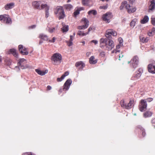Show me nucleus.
Instances as JSON below:
<instances>
[{
  "label": "nucleus",
  "instance_id": "bb28decb",
  "mask_svg": "<svg viewBox=\"0 0 155 155\" xmlns=\"http://www.w3.org/2000/svg\"><path fill=\"white\" fill-rule=\"evenodd\" d=\"M26 63V60L24 58H21L19 60L18 65H25Z\"/></svg>",
  "mask_w": 155,
  "mask_h": 155
},
{
  "label": "nucleus",
  "instance_id": "6e6552de",
  "mask_svg": "<svg viewBox=\"0 0 155 155\" xmlns=\"http://www.w3.org/2000/svg\"><path fill=\"white\" fill-rule=\"evenodd\" d=\"M114 45L113 41L109 40L108 41H107L106 44L105 46L106 49L108 51L111 50L114 48Z\"/></svg>",
  "mask_w": 155,
  "mask_h": 155
},
{
  "label": "nucleus",
  "instance_id": "393cba45",
  "mask_svg": "<svg viewBox=\"0 0 155 155\" xmlns=\"http://www.w3.org/2000/svg\"><path fill=\"white\" fill-rule=\"evenodd\" d=\"M133 103L134 101L133 100L130 101L127 105L126 104H125V108L127 109L131 108L133 105Z\"/></svg>",
  "mask_w": 155,
  "mask_h": 155
},
{
  "label": "nucleus",
  "instance_id": "c85d7f7f",
  "mask_svg": "<svg viewBox=\"0 0 155 155\" xmlns=\"http://www.w3.org/2000/svg\"><path fill=\"white\" fill-rule=\"evenodd\" d=\"M4 22H5L7 24L11 23V19L8 15H7Z\"/></svg>",
  "mask_w": 155,
  "mask_h": 155
},
{
  "label": "nucleus",
  "instance_id": "a18cd8bd",
  "mask_svg": "<svg viewBox=\"0 0 155 155\" xmlns=\"http://www.w3.org/2000/svg\"><path fill=\"white\" fill-rule=\"evenodd\" d=\"M120 104L121 107L125 108V104H124V100H122L121 101Z\"/></svg>",
  "mask_w": 155,
  "mask_h": 155
},
{
  "label": "nucleus",
  "instance_id": "39448f33",
  "mask_svg": "<svg viewBox=\"0 0 155 155\" xmlns=\"http://www.w3.org/2000/svg\"><path fill=\"white\" fill-rule=\"evenodd\" d=\"M147 106V101L144 99H142L140 101V104L139 107L140 110L141 112L143 111L146 109Z\"/></svg>",
  "mask_w": 155,
  "mask_h": 155
},
{
  "label": "nucleus",
  "instance_id": "1a4fd4ad",
  "mask_svg": "<svg viewBox=\"0 0 155 155\" xmlns=\"http://www.w3.org/2000/svg\"><path fill=\"white\" fill-rule=\"evenodd\" d=\"M72 82V81L71 79H68L64 85L63 90L64 91L68 90L69 89Z\"/></svg>",
  "mask_w": 155,
  "mask_h": 155
},
{
  "label": "nucleus",
  "instance_id": "dca6fc26",
  "mask_svg": "<svg viewBox=\"0 0 155 155\" xmlns=\"http://www.w3.org/2000/svg\"><path fill=\"white\" fill-rule=\"evenodd\" d=\"M8 53L9 54H12L15 57L17 58H18V54L16 52L15 49L13 48L10 49L8 52Z\"/></svg>",
  "mask_w": 155,
  "mask_h": 155
},
{
  "label": "nucleus",
  "instance_id": "c03bdc74",
  "mask_svg": "<svg viewBox=\"0 0 155 155\" xmlns=\"http://www.w3.org/2000/svg\"><path fill=\"white\" fill-rule=\"evenodd\" d=\"M151 22L153 25H155V18L152 17L151 18Z\"/></svg>",
  "mask_w": 155,
  "mask_h": 155
},
{
  "label": "nucleus",
  "instance_id": "864d4df0",
  "mask_svg": "<svg viewBox=\"0 0 155 155\" xmlns=\"http://www.w3.org/2000/svg\"><path fill=\"white\" fill-rule=\"evenodd\" d=\"M91 42L94 43L96 45L98 44V41L97 40H93L91 41Z\"/></svg>",
  "mask_w": 155,
  "mask_h": 155
},
{
  "label": "nucleus",
  "instance_id": "bf43d9fd",
  "mask_svg": "<svg viewBox=\"0 0 155 155\" xmlns=\"http://www.w3.org/2000/svg\"><path fill=\"white\" fill-rule=\"evenodd\" d=\"M122 45V44H118V45H117L116 46V49H119Z\"/></svg>",
  "mask_w": 155,
  "mask_h": 155
},
{
  "label": "nucleus",
  "instance_id": "49530a36",
  "mask_svg": "<svg viewBox=\"0 0 155 155\" xmlns=\"http://www.w3.org/2000/svg\"><path fill=\"white\" fill-rule=\"evenodd\" d=\"M64 79V78L62 76L60 78H57V81L58 82L61 81Z\"/></svg>",
  "mask_w": 155,
  "mask_h": 155
},
{
  "label": "nucleus",
  "instance_id": "052dcab7",
  "mask_svg": "<svg viewBox=\"0 0 155 155\" xmlns=\"http://www.w3.org/2000/svg\"><path fill=\"white\" fill-rule=\"evenodd\" d=\"M123 56H124V55L122 53L121 54H120L119 55V60H120V58H122L123 57Z\"/></svg>",
  "mask_w": 155,
  "mask_h": 155
},
{
  "label": "nucleus",
  "instance_id": "ddd939ff",
  "mask_svg": "<svg viewBox=\"0 0 155 155\" xmlns=\"http://www.w3.org/2000/svg\"><path fill=\"white\" fill-rule=\"evenodd\" d=\"M107 39L106 38H101L100 40V47L104 48L105 47Z\"/></svg>",
  "mask_w": 155,
  "mask_h": 155
},
{
  "label": "nucleus",
  "instance_id": "4d7b16f0",
  "mask_svg": "<svg viewBox=\"0 0 155 155\" xmlns=\"http://www.w3.org/2000/svg\"><path fill=\"white\" fill-rule=\"evenodd\" d=\"M152 123L153 126L155 128V118L153 119L152 120Z\"/></svg>",
  "mask_w": 155,
  "mask_h": 155
},
{
  "label": "nucleus",
  "instance_id": "79ce46f5",
  "mask_svg": "<svg viewBox=\"0 0 155 155\" xmlns=\"http://www.w3.org/2000/svg\"><path fill=\"white\" fill-rule=\"evenodd\" d=\"M108 7V5L107 4L105 5L100 6L99 7V8L101 9H106Z\"/></svg>",
  "mask_w": 155,
  "mask_h": 155
},
{
  "label": "nucleus",
  "instance_id": "f03ea898",
  "mask_svg": "<svg viewBox=\"0 0 155 155\" xmlns=\"http://www.w3.org/2000/svg\"><path fill=\"white\" fill-rule=\"evenodd\" d=\"M54 13L56 14H58V18L59 20L64 19L65 16V12L62 6H57L55 9Z\"/></svg>",
  "mask_w": 155,
  "mask_h": 155
},
{
  "label": "nucleus",
  "instance_id": "7c9ffc66",
  "mask_svg": "<svg viewBox=\"0 0 155 155\" xmlns=\"http://www.w3.org/2000/svg\"><path fill=\"white\" fill-rule=\"evenodd\" d=\"M73 38L74 36L73 35H71L70 36V39L69 41H67V43L68 46H70L72 45L73 43L72 41L73 40Z\"/></svg>",
  "mask_w": 155,
  "mask_h": 155
},
{
  "label": "nucleus",
  "instance_id": "a878e982",
  "mask_svg": "<svg viewBox=\"0 0 155 155\" xmlns=\"http://www.w3.org/2000/svg\"><path fill=\"white\" fill-rule=\"evenodd\" d=\"M149 17L147 16H145L143 19L141 21V23L142 24H145L148 21Z\"/></svg>",
  "mask_w": 155,
  "mask_h": 155
},
{
  "label": "nucleus",
  "instance_id": "c756f323",
  "mask_svg": "<svg viewBox=\"0 0 155 155\" xmlns=\"http://www.w3.org/2000/svg\"><path fill=\"white\" fill-rule=\"evenodd\" d=\"M152 113L150 111H147L143 114V116L145 118L150 117L152 115Z\"/></svg>",
  "mask_w": 155,
  "mask_h": 155
},
{
  "label": "nucleus",
  "instance_id": "2f4dec72",
  "mask_svg": "<svg viewBox=\"0 0 155 155\" xmlns=\"http://www.w3.org/2000/svg\"><path fill=\"white\" fill-rule=\"evenodd\" d=\"M41 10L45 8V10H49V7L47 4H41Z\"/></svg>",
  "mask_w": 155,
  "mask_h": 155
},
{
  "label": "nucleus",
  "instance_id": "09e8293b",
  "mask_svg": "<svg viewBox=\"0 0 155 155\" xmlns=\"http://www.w3.org/2000/svg\"><path fill=\"white\" fill-rule=\"evenodd\" d=\"M69 74V72L68 71H66L62 75V76H63L64 78L66 76H67Z\"/></svg>",
  "mask_w": 155,
  "mask_h": 155
},
{
  "label": "nucleus",
  "instance_id": "13d9d810",
  "mask_svg": "<svg viewBox=\"0 0 155 155\" xmlns=\"http://www.w3.org/2000/svg\"><path fill=\"white\" fill-rule=\"evenodd\" d=\"M7 63L6 64L8 65H10L11 64V61L10 59H8L7 60Z\"/></svg>",
  "mask_w": 155,
  "mask_h": 155
},
{
  "label": "nucleus",
  "instance_id": "e2e57ef3",
  "mask_svg": "<svg viewBox=\"0 0 155 155\" xmlns=\"http://www.w3.org/2000/svg\"><path fill=\"white\" fill-rule=\"evenodd\" d=\"M119 44H122V43H123V40L121 38H119Z\"/></svg>",
  "mask_w": 155,
  "mask_h": 155
},
{
  "label": "nucleus",
  "instance_id": "9b49d317",
  "mask_svg": "<svg viewBox=\"0 0 155 155\" xmlns=\"http://www.w3.org/2000/svg\"><path fill=\"white\" fill-rule=\"evenodd\" d=\"M143 72V69L140 68H139L135 75L132 77V79L133 80H136L138 79L140 77L141 74Z\"/></svg>",
  "mask_w": 155,
  "mask_h": 155
},
{
  "label": "nucleus",
  "instance_id": "680f3d73",
  "mask_svg": "<svg viewBox=\"0 0 155 155\" xmlns=\"http://www.w3.org/2000/svg\"><path fill=\"white\" fill-rule=\"evenodd\" d=\"M81 68L82 69L85 66V64L84 63H83V62L82 61V63L81 64Z\"/></svg>",
  "mask_w": 155,
  "mask_h": 155
},
{
  "label": "nucleus",
  "instance_id": "37998d69",
  "mask_svg": "<svg viewBox=\"0 0 155 155\" xmlns=\"http://www.w3.org/2000/svg\"><path fill=\"white\" fill-rule=\"evenodd\" d=\"M88 0H82V2L83 5H87L88 4Z\"/></svg>",
  "mask_w": 155,
  "mask_h": 155
},
{
  "label": "nucleus",
  "instance_id": "6ab92c4d",
  "mask_svg": "<svg viewBox=\"0 0 155 155\" xmlns=\"http://www.w3.org/2000/svg\"><path fill=\"white\" fill-rule=\"evenodd\" d=\"M35 71L39 75L41 76L45 75L46 74H47L48 72V70H45L44 71H41L38 69H36Z\"/></svg>",
  "mask_w": 155,
  "mask_h": 155
},
{
  "label": "nucleus",
  "instance_id": "423d86ee",
  "mask_svg": "<svg viewBox=\"0 0 155 155\" xmlns=\"http://www.w3.org/2000/svg\"><path fill=\"white\" fill-rule=\"evenodd\" d=\"M117 35V32L112 29H108L107 30L105 34L106 37L109 39H110L111 35L115 36H116Z\"/></svg>",
  "mask_w": 155,
  "mask_h": 155
},
{
  "label": "nucleus",
  "instance_id": "2eb2a0df",
  "mask_svg": "<svg viewBox=\"0 0 155 155\" xmlns=\"http://www.w3.org/2000/svg\"><path fill=\"white\" fill-rule=\"evenodd\" d=\"M148 69L149 72L153 74H155V65H153L151 64L148 65Z\"/></svg>",
  "mask_w": 155,
  "mask_h": 155
},
{
  "label": "nucleus",
  "instance_id": "72a5a7b5",
  "mask_svg": "<svg viewBox=\"0 0 155 155\" xmlns=\"http://www.w3.org/2000/svg\"><path fill=\"white\" fill-rule=\"evenodd\" d=\"M88 32L84 33V32L81 31H79L78 32V35L79 36H84L87 35Z\"/></svg>",
  "mask_w": 155,
  "mask_h": 155
},
{
  "label": "nucleus",
  "instance_id": "20e7f679",
  "mask_svg": "<svg viewBox=\"0 0 155 155\" xmlns=\"http://www.w3.org/2000/svg\"><path fill=\"white\" fill-rule=\"evenodd\" d=\"M112 17V13L110 12H108L103 15L102 18L104 21L107 23H109L110 21V19Z\"/></svg>",
  "mask_w": 155,
  "mask_h": 155
},
{
  "label": "nucleus",
  "instance_id": "f257e3e1",
  "mask_svg": "<svg viewBox=\"0 0 155 155\" xmlns=\"http://www.w3.org/2000/svg\"><path fill=\"white\" fill-rule=\"evenodd\" d=\"M51 60L53 64L55 65H58L61 62L62 56L58 53L54 54L51 57Z\"/></svg>",
  "mask_w": 155,
  "mask_h": 155
},
{
  "label": "nucleus",
  "instance_id": "a211bd4d",
  "mask_svg": "<svg viewBox=\"0 0 155 155\" xmlns=\"http://www.w3.org/2000/svg\"><path fill=\"white\" fill-rule=\"evenodd\" d=\"M131 7L129 5L127 4L126 5V8L127 9L128 12L129 13H133L135 12L136 10V8L135 7L132 8V10H130Z\"/></svg>",
  "mask_w": 155,
  "mask_h": 155
},
{
  "label": "nucleus",
  "instance_id": "0e129e2a",
  "mask_svg": "<svg viewBox=\"0 0 155 155\" xmlns=\"http://www.w3.org/2000/svg\"><path fill=\"white\" fill-rule=\"evenodd\" d=\"M36 27V25H32L30 26L29 27V28H30L33 29V28H35Z\"/></svg>",
  "mask_w": 155,
  "mask_h": 155
},
{
  "label": "nucleus",
  "instance_id": "a19ab883",
  "mask_svg": "<svg viewBox=\"0 0 155 155\" xmlns=\"http://www.w3.org/2000/svg\"><path fill=\"white\" fill-rule=\"evenodd\" d=\"M136 21L135 19L132 20L130 23V25L131 27L133 28L135 25Z\"/></svg>",
  "mask_w": 155,
  "mask_h": 155
},
{
  "label": "nucleus",
  "instance_id": "de8ad7c7",
  "mask_svg": "<svg viewBox=\"0 0 155 155\" xmlns=\"http://www.w3.org/2000/svg\"><path fill=\"white\" fill-rule=\"evenodd\" d=\"M81 63H82V61H80V62H77L76 63L75 66L76 67H78L79 66H80V65H81Z\"/></svg>",
  "mask_w": 155,
  "mask_h": 155
},
{
  "label": "nucleus",
  "instance_id": "7ed1b4c3",
  "mask_svg": "<svg viewBox=\"0 0 155 155\" xmlns=\"http://www.w3.org/2000/svg\"><path fill=\"white\" fill-rule=\"evenodd\" d=\"M138 58L137 56H134L130 61H128V63H130L131 66L134 68L137 67L138 64Z\"/></svg>",
  "mask_w": 155,
  "mask_h": 155
},
{
  "label": "nucleus",
  "instance_id": "5fc2aeb1",
  "mask_svg": "<svg viewBox=\"0 0 155 155\" xmlns=\"http://www.w3.org/2000/svg\"><path fill=\"white\" fill-rule=\"evenodd\" d=\"M153 99L152 98H149L147 99H145V100H146L147 101V102H150L152 101H153Z\"/></svg>",
  "mask_w": 155,
  "mask_h": 155
},
{
  "label": "nucleus",
  "instance_id": "4468645a",
  "mask_svg": "<svg viewBox=\"0 0 155 155\" xmlns=\"http://www.w3.org/2000/svg\"><path fill=\"white\" fill-rule=\"evenodd\" d=\"M41 4V1H34L32 3V5L33 6L37 9L41 10V7L40 5Z\"/></svg>",
  "mask_w": 155,
  "mask_h": 155
},
{
  "label": "nucleus",
  "instance_id": "ea45409f",
  "mask_svg": "<svg viewBox=\"0 0 155 155\" xmlns=\"http://www.w3.org/2000/svg\"><path fill=\"white\" fill-rule=\"evenodd\" d=\"M7 15H0V20L1 21H4V20L5 19V17L7 16Z\"/></svg>",
  "mask_w": 155,
  "mask_h": 155
},
{
  "label": "nucleus",
  "instance_id": "69168bd1",
  "mask_svg": "<svg viewBox=\"0 0 155 155\" xmlns=\"http://www.w3.org/2000/svg\"><path fill=\"white\" fill-rule=\"evenodd\" d=\"M91 54L90 52H88L86 53V55L87 57H88Z\"/></svg>",
  "mask_w": 155,
  "mask_h": 155
},
{
  "label": "nucleus",
  "instance_id": "9d476101",
  "mask_svg": "<svg viewBox=\"0 0 155 155\" xmlns=\"http://www.w3.org/2000/svg\"><path fill=\"white\" fill-rule=\"evenodd\" d=\"M19 50L21 54L23 55H28V51H27V49L24 47L22 45H19L18 46Z\"/></svg>",
  "mask_w": 155,
  "mask_h": 155
},
{
  "label": "nucleus",
  "instance_id": "8fccbe9b",
  "mask_svg": "<svg viewBox=\"0 0 155 155\" xmlns=\"http://www.w3.org/2000/svg\"><path fill=\"white\" fill-rule=\"evenodd\" d=\"M79 12L78 11H77L75 12L74 13V16L75 17L77 15L79 14Z\"/></svg>",
  "mask_w": 155,
  "mask_h": 155
},
{
  "label": "nucleus",
  "instance_id": "aec40b11",
  "mask_svg": "<svg viewBox=\"0 0 155 155\" xmlns=\"http://www.w3.org/2000/svg\"><path fill=\"white\" fill-rule=\"evenodd\" d=\"M18 66L15 67V69L18 71L20 69H24L28 67L27 65H18Z\"/></svg>",
  "mask_w": 155,
  "mask_h": 155
},
{
  "label": "nucleus",
  "instance_id": "c9c22d12",
  "mask_svg": "<svg viewBox=\"0 0 155 155\" xmlns=\"http://www.w3.org/2000/svg\"><path fill=\"white\" fill-rule=\"evenodd\" d=\"M47 29L48 30V32L50 33L53 32L55 30V28H50L48 26V27Z\"/></svg>",
  "mask_w": 155,
  "mask_h": 155
},
{
  "label": "nucleus",
  "instance_id": "774afa93",
  "mask_svg": "<svg viewBox=\"0 0 155 155\" xmlns=\"http://www.w3.org/2000/svg\"><path fill=\"white\" fill-rule=\"evenodd\" d=\"M92 29V28L90 27L88 29V31L87 32H89Z\"/></svg>",
  "mask_w": 155,
  "mask_h": 155
},
{
  "label": "nucleus",
  "instance_id": "f704fd0d",
  "mask_svg": "<svg viewBox=\"0 0 155 155\" xmlns=\"http://www.w3.org/2000/svg\"><path fill=\"white\" fill-rule=\"evenodd\" d=\"M63 27L62 28V30L63 32H66L68 30V26L67 25H63Z\"/></svg>",
  "mask_w": 155,
  "mask_h": 155
},
{
  "label": "nucleus",
  "instance_id": "4be33fe9",
  "mask_svg": "<svg viewBox=\"0 0 155 155\" xmlns=\"http://www.w3.org/2000/svg\"><path fill=\"white\" fill-rule=\"evenodd\" d=\"M39 38L44 41H47L48 39V36L43 33L40 34L39 35Z\"/></svg>",
  "mask_w": 155,
  "mask_h": 155
},
{
  "label": "nucleus",
  "instance_id": "473e14b6",
  "mask_svg": "<svg viewBox=\"0 0 155 155\" xmlns=\"http://www.w3.org/2000/svg\"><path fill=\"white\" fill-rule=\"evenodd\" d=\"M140 41L143 43L147 42L148 40L147 38L143 37V36L140 37Z\"/></svg>",
  "mask_w": 155,
  "mask_h": 155
},
{
  "label": "nucleus",
  "instance_id": "338daca9",
  "mask_svg": "<svg viewBox=\"0 0 155 155\" xmlns=\"http://www.w3.org/2000/svg\"><path fill=\"white\" fill-rule=\"evenodd\" d=\"M51 89V87L50 86H48L47 87V90H50Z\"/></svg>",
  "mask_w": 155,
  "mask_h": 155
},
{
  "label": "nucleus",
  "instance_id": "cd10ccee",
  "mask_svg": "<svg viewBox=\"0 0 155 155\" xmlns=\"http://www.w3.org/2000/svg\"><path fill=\"white\" fill-rule=\"evenodd\" d=\"M137 128L142 131V136L143 137H144L146 134L145 130L141 126H138L137 127Z\"/></svg>",
  "mask_w": 155,
  "mask_h": 155
},
{
  "label": "nucleus",
  "instance_id": "b1692460",
  "mask_svg": "<svg viewBox=\"0 0 155 155\" xmlns=\"http://www.w3.org/2000/svg\"><path fill=\"white\" fill-rule=\"evenodd\" d=\"M63 7L67 10L70 11L73 8V6L70 4H66L63 5Z\"/></svg>",
  "mask_w": 155,
  "mask_h": 155
},
{
  "label": "nucleus",
  "instance_id": "f3484780",
  "mask_svg": "<svg viewBox=\"0 0 155 155\" xmlns=\"http://www.w3.org/2000/svg\"><path fill=\"white\" fill-rule=\"evenodd\" d=\"M131 7L129 5L127 4L126 5V8L127 9L128 12L129 13H133L135 12L136 10V8L135 7L132 8V10H130Z\"/></svg>",
  "mask_w": 155,
  "mask_h": 155
},
{
  "label": "nucleus",
  "instance_id": "f8f14e48",
  "mask_svg": "<svg viewBox=\"0 0 155 155\" xmlns=\"http://www.w3.org/2000/svg\"><path fill=\"white\" fill-rule=\"evenodd\" d=\"M155 9V0H150L149 7V12H152Z\"/></svg>",
  "mask_w": 155,
  "mask_h": 155
},
{
  "label": "nucleus",
  "instance_id": "58836bf2",
  "mask_svg": "<svg viewBox=\"0 0 155 155\" xmlns=\"http://www.w3.org/2000/svg\"><path fill=\"white\" fill-rule=\"evenodd\" d=\"M88 14L89 15H90L91 14H93L94 15H95L97 14V11L96 10H90L88 12Z\"/></svg>",
  "mask_w": 155,
  "mask_h": 155
},
{
  "label": "nucleus",
  "instance_id": "3c124183",
  "mask_svg": "<svg viewBox=\"0 0 155 155\" xmlns=\"http://www.w3.org/2000/svg\"><path fill=\"white\" fill-rule=\"evenodd\" d=\"M49 15V13L48 12V10H45V17L46 18H48Z\"/></svg>",
  "mask_w": 155,
  "mask_h": 155
},
{
  "label": "nucleus",
  "instance_id": "412c9836",
  "mask_svg": "<svg viewBox=\"0 0 155 155\" xmlns=\"http://www.w3.org/2000/svg\"><path fill=\"white\" fill-rule=\"evenodd\" d=\"M14 5L15 4L13 2L8 4L5 5V8L6 10H8L10 9H11L14 7Z\"/></svg>",
  "mask_w": 155,
  "mask_h": 155
},
{
  "label": "nucleus",
  "instance_id": "6e6d98bb",
  "mask_svg": "<svg viewBox=\"0 0 155 155\" xmlns=\"http://www.w3.org/2000/svg\"><path fill=\"white\" fill-rule=\"evenodd\" d=\"M56 39V38L55 37H53L52 38V40H49V41L50 42H52L53 43H54L55 42V40Z\"/></svg>",
  "mask_w": 155,
  "mask_h": 155
},
{
  "label": "nucleus",
  "instance_id": "e433bc0d",
  "mask_svg": "<svg viewBox=\"0 0 155 155\" xmlns=\"http://www.w3.org/2000/svg\"><path fill=\"white\" fill-rule=\"evenodd\" d=\"M127 4V2L126 1H124L122 3L120 7V10H121L123 9V8H124V7L125 6L126 7V5Z\"/></svg>",
  "mask_w": 155,
  "mask_h": 155
},
{
  "label": "nucleus",
  "instance_id": "5701e85b",
  "mask_svg": "<svg viewBox=\"0 0 155 155\" xmlns=\"http://www.w3.org/2000/svg\"><path fill=\"white\" fill-rule=\"evenodd\" d=\"M89 62L90 64H95L97 62V59H95V58L94 56H91L89 58Z\"/></svg>",
  "mask_w": 155,
  "mask_h": 155
},
{
  "label": "nucleus",
  "instance_id": "603ef678",
  "mask_svg": "<svg viewBox=\"0 0 155 155\" xmlns=\"http://www.w3.org/2000/svg\"><path fill=\"white\" fill-rule=\"evenodd\" d=\"M22 155H35L31 152L26 153H24Z\"/></svg>",
  "mask_w": 155,
  "mask_h": 155
},
{
  "label": "nucleus",
  "instance_id": "4c0bfd02",
  "mask_svg": "<svg viewBox=\"0 0 155 155\" xmlns=\"http://www.w3.org/2000/svg\"><path fill=\"white\" fill-rule=\"evenodd\" d=\"M155 33V28H153L152 29L151 31H150L148 33V35L149 36H151L153 34H154Z\"/></svg>",
  "mask_w": 155,
  "mask_h": 155
},
{
  "label": "nucleus",
  "instance_id": "0eeeda50",
  "mask_svg": "<svg viewBox=\"0 0 155 155\" xmlns=\"http://www.w3.org/2000/svg\"><path fill=\"white\" fill-rule=\"evenodd\" d=\"M82 21H84V25H83L78 26L77 28L78 29H85L87 28L88 26L89 22L87 18H84L82 19Z\"/></svg>",
  "mask_w": 155,
  "mask_h": 155
}]
</instances>
